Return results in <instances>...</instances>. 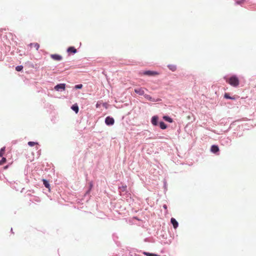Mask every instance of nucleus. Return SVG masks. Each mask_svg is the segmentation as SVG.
<instances>
[{"label":"nucleus","instance_id":"a878e982","mask_svg":"<svg viewBox=\"0 0 256 256\" xmlns=\"http://www.w3.org/2000/svg\"><path fill=\"white\" fill-rule=\"evenodd\" d=\"M90 188H92V182H90Z\"/></svg>","mask_w":256,"mask_h":256},{"label":"nucleus","instance_id":"cd10ccee","mask_svg":"<svg viewBox=\"0 0 256 256\" xmlns=\"http://www.w3.org/2000/svg\"><path fill=\"white\" fill-rule=\"evenodd\" d=\"M8 166H4V168H5V169H6V168H8Z\"/></svg>","mask_w":256,"mask_h":256},{"label":"nucleus","instance_id":"ddd939ff","mask_svg":"<svg viewBox=\"0 0 256 256\" xmlns=\"http://www.w3.org/2000/svg\"><path fill=\"white\" fill-rule=\"evenodd\" d=\"M160 128L162 130H164V129L166 128H167L166 125L163 122H160Z\"/></svg>","mask_w":256,"mask_h":256},{"label":"nucleus","instance_id":"1a4fd4ad","mask_svg":"<svg viewBox=\"0 0 256 256\" xmlns=\"http://www.w3.org/2000/svg\"><path fill=\"white\" fill-rule=\"evenodd\" d=\"M170 222L174 228H176L178 226V222H177L175 218H172L170 220Z\"/></svg>","mask_w":256,"mask_h":256},{"label":"nucleus","instance_id":"f257e3e1","mask_svg":"<svg viewBox=\"0 0 256 256\" xmlns=\"http://www.w3.org/2000/svg\"><path fill=\"white\" fill-rule=\"evenodd\" d=\"M226 81L232 86L236 87L240 84V81L238 78L236 76H232L230 78H226Z\"/></svg>","mask_w":256,"mask_h":256},{"label":"nucleus","instance_id":"6e6552de","mask_svg":"<svg viewBox=\"0 0 256 256\" xmlns=\"http://www.w3.org/2000/svg\"><path fill=\"white\" fill-rule=\"evenodd\" d=\"M210 150L212 152L214 153H216V152L219 151V148L217 146L212 145L211 146Z\"/></svg>","mask_w":256,"mask_h":256},{"label":"nucleus","instance_id":"dca6fc26","mask_svg":"<svg viewBox=\"0 0 256 256\" xmlns=\"http://www.w3.org/2000/svg\"><path fill=\"white\" fill-rule=\"evenodd\" d=\"M42 182H43V184L44 185V186L46 188H50V184H49L48 182L46 180L44 179L42 180Z\"/></svg>","mask_w":256,"mask_h":256},{"label":"nucleus","instance_id":"2eb2a0df","mask_svg":"<svg viewBox=\"0 0 256 256\" xmlns=\"http://www.w3.org/2000/svg\"><path fill=\"white\" fill-rule=\"evenodd\" d=\"M168 68L172 72H174L176 70V67L175 65L170 64L168 66Z\"/></svg>","mask_w":256,"mask_h":256},{"label":"nucleus","instance_id":"a211bd4d","mask_svg":"<svg viewBox=\"0 0 256 256\" xmlns=\"http://www.w3.org/2000/svg\"><path fill=\"white\" fill-rule=\"evenodd\" d=\"M163 118H164L165 120H166V121H167V122H172V118H170V117H168V116H164L163 117Z\"/></svg>","mask_w":256,"mask_h":256},{"label":"nucleus","instance_id":"b1692460","mask_svg":"<svg viewBox=\"0 0 256 256\" xmlns=\"http://www.w3.org/2000/svg\"><path fill=\"white\" fill-rule=\"evenodd\" d=\"M82 88V84L76 85L74 86V88H76V89H80Z\"/></svg>","mask_w":256,"mask_h":256},{"label":"nucleus","instance_id":"39448f33","mask_svg":"<svg viewBox=\"0 0 256 256\" xmlns=\"http://www.w3.org/2000/svg\"><path fill=\"white\" fill-rule=\"evenodd\" d=\"M50 57L54 60H62V56L59 54H52L50 55Z\"/></svg>","mask_w":256,"mask_h":256},{"label":"nucleus","instance_id":"20e7f679","mask_svg":"<svg viewBox=\"0 0 256 256\" xmlns=\"http://www.w3.org/2000/svg\"><path fill=\"white\" fill-rule=\"evenodd\" d=\"M105 122L107 125H112L114 122V120L112 118L108 116L105 120Z\"/></svg>","mask_w":256,"mask_h":256},{"label":"nucleus","instance_id":"423d86ee","mask_svg":"<svg viewBox=\"0 0 256 256\" xmlns=\"http://www.w3.org/2000/svg\"><path fill=\"white\" fill-rule=\"evenodd\" d=\"M134 92L140 96H142L144 94V88H136L134 90Z\"/></svg>","mask_w":256,"mask_h":256},{"label":"nucleus","instance_id":"f03ea898","mask_svg":"<svg viewBox=\"0 0 256 256\" xmlns=\"http://www.w3.org/2000/svg\"><path fill=\"white\" fill-rule=\"evenodd\" d=\"M143 74L148 76H154L158 74V73L156 72L146 70L143 72Z\"/></svg>","mask_w":256,"mask_h":256},{"label":"nucleus","instance_id":"9b49d317","mask_svg":"<svg viewBox=\"0 0 256 256\" xmlns=\"http://www.w3.org/2000/svg\"><path fill=\"white\" fill-rule=\"evenodd\" d=\"M67 50L68 52H72L74 54H75L76 52V50L72 46L68 48Z\"/></svg>","mask_w":256,"mask_h":256},{"label":"nucleus","instance_id":"bb28decb","mask_svg":"<svg viewBox=\"0 0 256 256\" xmlns=\"http://www.w3.org/2000/svg\"><path fill=\"white\" fill-rule=\"evenodd\" d=\"M96 108H98L99 106V105L97 104L96 105Z\"/></svg>","mask_w":256,"mask_h":256},{"label":"nucleus","instance_id":"4468645a","mask_svg":"<svg viewBox=\"0 0 256 256\" xmlns=\"http://www.w3.org/2000/svg\"><path fill=\"white\" fill-rule=\"evenodd\" d=\"M72 109L74 110L76 113L78 112V107L77 104H74L72 106Z\"/></svg>","mask_w":256,"mask_h":256},{"label":"nucleus","instance_id":"6ab92c4d","mask_svg":"<svg viewBox=\"0 0 256 256\" xmlns=\"http://www.w3.org/2000/svg\"><path fill=\"white\" fill-rule=\"evenodd\" d=\"M28 144L30 146H32L35 145H38V143L36 142H28Z\"/></svg>","mask_w":256,"mask_h":256},{"label":"nucleus","instance_id":"5701e85b","mask_svg":"<svg viewBox=\"0 0 256 256\" xmlns=\"http://www.w3.org/2000/svg\"><path fill=\"white\" fill-rule=\"evenodd\" d=\"M6 162V158H2V159L0 160V165L3 164Z\"/></svg>","mask_w":256,"mask_h":256},{"label":"nucleus","instance_id":"7ed1b4c3","mask_svg":"<svg viewBox=\"0 0 256 256\" xmlns=\"http://www.w3.org/2000/svg\"><path fill=\"white\" fill-rule=\"evenodd\" d=\"M66 88V84H60L56 85L54 89L56 91H59L60 90H64Z\"/></svg>","mask_w":256,"mask_h":256},{"label":"nucleus","instance_id":"f3484780","mask_svg":"<svg viewBox=\"0 0 256 256\" xmlns=\"http://www.w3.org/2000/svg\"><path fill=\"white\" fill-rule=\"evenodd\" d=\"M144 254L146 256H160V255L155 254L149 253L148 252H144Z\"/></svg>","mask_w":256,"mask_h":256},{"label":"nucleus","instance_id":"4be33fe9","mask_svg":"<svg viewBox=\"0 0 256 256\" xmlns=\"http://www.w3.org/2000/svg\"><path fill=\"white\" fill-rule=\"evenodd\" d=\"M22 68H23L22 66H16V70L18 72H20V71L22 70Z\"/></svg>","mask_w":256,"mask_h":256},{"label":"nucleus","instance_id":"f8f14e48","mask_svg":"<svg viewBox=\"0 0 256 256\" xmlns=\"http://www.w3.org/2000/svg\"><path fill=\"white\" fill-rule=\"evenodd\" d=\"M144 97L145 98H146V100H149L152 101V102H156V100H155L150 95L144 94Z\"/></svg>","mask_w":256,"mask_h":256},{"label":"nucleus","instance_id":"9d476101","mask_svg":"<svg viewBox=\"0 0 256 256\" xmlns=\"http://www.w3.org/2000/svg\"><path fill=\"white\" fill-rule=\"evenodd\" d=\"M29 46L30 48L34 47L36 50H38L40 48V45L38 43H30Z\"/></svg>","mask_w":256,"mask_h":256},{"label":"nucleus","instance_id":"412c9836","mask_svg":"<svg viewBox=\"0 0 256 256\" xmlns=\"http://www.w3.org/2000/svg\"><path fill=\"white\" fill-rule=\"evenodd\" d=\"M224 97L225 98H228V99H232V100H234V98L230 96L229 94H228V93H226L224 94Z\"/></svg>","mask_w":256,"mask_h":256},{"label":"nucleus","instance_id":"393cba45","mask_svg":"<svg viewBox=\"0 0 256 256\" xmlns=\"http://www.w3.org/2000/svg\"><path fill=\"white\" fill-rule=\"evenodd\" d=\"M163 208L166 210H167V206L166 204H164L163 206Z\"/></svg>","mask_w":256,"mask_h":256},{"label":"nucleus","instance_id":"0eeeda50","mask_svg":"<svg viewBox=\"0 0 256 256\" xmlns=\"http://www.w3.org/2000/svg\"><path fill=\"white\" fill-rule=\"evenodd\" d=\"M158 116H154L152 117V123L154 126H157L158 125Z\"/></svg>","mask_w":256,"mask_h":256},{"label":"nucleus","instance_id":"aec40b11","mask_svg":"<svg viewBox=\"0 0 256 256\" xmlns=\"http://www.w3.org/2000/svg\"><path fill=\"white\" fill-rule=\"evenodd\" d=\"M5 151V147L2 148L0 150V156L2 157L4 152Z\"/></svg>","mask_w":256,"mask_h":256}]
</instances>
